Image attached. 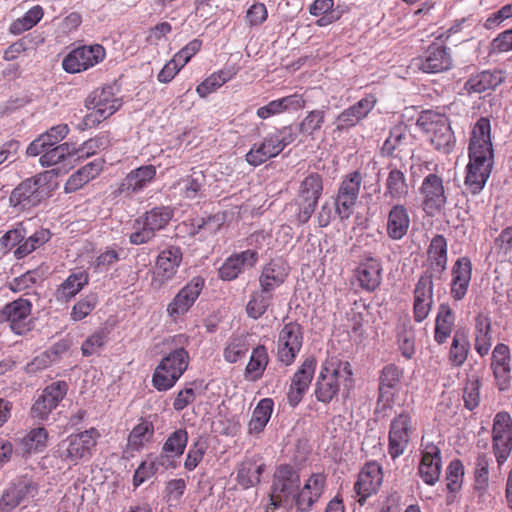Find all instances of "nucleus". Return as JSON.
<instances>
[{
	"instance_id": "f257e3e1",
	"label": "nucleus",
	"mask_w": 512,
	"mask_h": 512,
	"mask_svg": "<svg viewBox=\"0 0 512 512\" xmlns=\"http://www.w3.org/2000/svg\"><path fill=\"white\" fill-rule=\"evenodd\" d=\"M412 177H423L419 187L421 205L427 215L440 213L448 201L449 179H445L444 167L434 160H423L410 167Z\"/></svg>"
},
{
	"instance_id": "f03ea898",
	"label": "nucleus",
	"mask_w": 512,
	"mask_h": 512,
	"mask_svg": "<svg viewBox=\"0 0 512 512\" xmlns=\"http://www.w3.org/2000/svg\"><path fill=\"white\" fill-rule=\"evenodd\" d=\"M353 384L352 367L348 361L327 360L315 384V397L319 402L328 404L337 396L341 387L349 391Z\"/></svg>"
},
{
	"instance_id": "7ed1b4c3",
	"label": "nucleus",
	"mask_w": 512,
	"mask_h": 512,
	"mask_svg": "<svg viewBox=\"0 0 512 512\" xmlns=\"http://www.w3.org/2000/svg\"><path fill=\"white\" fill-rule=\"evenodd\" d=\"M100 438L101 433L95 427L71 433L57 444L55 457L69 468L88 462Z\"/></svg>"
},
{
	"instance_id": "20e7f679",
	"label": "nucleus",
	"mask_w": 512,
	"mask_h": 512,
	"mask_svg": "<svg viewBox=\"0 0 512 512\" xmlns=\"http://www.w3.org/2000/svg\"><path fill=\"white\" fill-rule=\"evenodd\" d=\"M52 180V171H45L22 181L9 197L11 206L21 211L38 206L51 196L54 189Z\"/></svg>"
},
{
	"instance_id": "39448f33",
	"label": "nucleus",
	"mask_w": 512,
	"mask_h": 512,
	"mask_svg": "<svg viewBox=\"0 0 512 512\" xmlns=\"http://www.w3.org/2000/svg\"><path fill=\"white\" fill-rule=\"evenodd\" d=\"M324 190L323 177L317 172L308 173L299 183L297 196L294 202L290 203L286 209H295L293 222L303 225L309 221L314 214Z\"/></svg>"
},
{
	"instance_id": "423d86ee",
	"label": "nucleus",
	"mask_w": 512,
	"mask_h": 512,
	"mask_svg": "<svg viewBox=\"0 0 512 512\" xmlns=\"http://www.w3.org/2000/svg\"><path fill=\"white\" fill-rule=\"evenodd\" d=\"M297 138V131L293 125L275 128L266 134L260 141L252 145L245 155L248 164L257 167L271 158L278 156L288 145Z\"/></svg>"
},
{
	"instance_id": "0eeeda50",
	"label": "nucleus",
	"mask_w": 512,
	"mask_h": 512,
	"mask_svg": "<svg viewBox=\"0 0 512 512\" xmlns=\"http://www.w3.org/2000/svg\"><path fill=\"white\" fill-rule=\"evenodd\" d=\"M187 350L177 348L166 355L154 369L152 386L159 392L172 389L189 366Z\"/></svg>"
},
{
	"instance_id": "6e6552de",
	"label": "nucleus",
	"mask_w": 512,
	"mask_h": 512,
	"mask_svg": "<svg viewBox=\"0 0 512 512\" xmlns=\"http://www.w3.org/2000/svg\"><path fill=\"white\" fill-rule=\"evenodd\" d=\"M173 217V210L167 206L154 207L136 218L133 222V232L129 235V242L133 245H142L150 242L156 233L164 229Z\"/></svg>"
},
{
	"instance_id": "1a4fd4ad",
	"label": "nucleus",
	"mask_w": 512,
	"mask_h": 512,
	"mask_svg": "<svg viewBox=\"0 0 512 512\" xmlns=\"http://www.w3.org/2000/svg\"><path fill=\"white\" fill-rule=\"evenodd\" d=\"M121 105L122 101L116 97L112 86L95 89L86 100L91 112L83 118L82 129L97 126L118 111Z\"/></svg>"
},
{
	"instance_id": "9d476101",
	"label": "nucleus",
	"mask_w": 512,
	"mask_h": 512,
	"mask_svg": "<svg viewBox=\"0 0 512 512\" xmlns=\"http://www.w3.org/2000/svg\"><path fill=\"white\" fill-rule=\"evenodd\" d=\"M417 125L436 150L447 154L453 149L454 134L446 116L427 110L422 112Z\"/></svg>"
},
{
	"instance_id": "9b49d317",
	"label": "nucleus",
	"mask_w": 512,
	"mask_h": 512,
	"mask_svg": "<svg viewBox=\"0 0 512 512\" xmlns=\"http://www.w3.org/2000/svg\"><path fill=\"white\" fill-rule=\"evenodd\" d=\"M491 451L501 473L512 453V417L507 411H500L493 418Z\"/></svg>"
},
{
	"instance_id": "f8f14e48",
	"label": "nucleus",
	"mask_w": 512,
	"mask_h": 512,
	"mask_svg": "<svg viewBox=\"0 0 512 512\" xmlns=\"http://www.w3.org/2000/svg\"><path fill=\"white\" fill-rule=\"evenodd\" d=\"M416 429L412 415L406 410L392 418L389 425L387 449L393 460L402 456L408 449Z\"/></svg>"
},
{
	"instance_id": "ddd939ff",
	"label": "nucleus",
	"mask_w": 512,
	"mask_h": 512,
	"mask_svg": "<svg viewBox=\"0 0 512 512\" xmlns=\"http://www.w3.org/2000/svg\"><path fill=\"white\" fill-rule=\"evenodd\" d=\"M403 378V368L395 364H387L382 368L379 375L376 414L386 415L387 411L392 410L395 404V396L399 392Z\"/></svg>"
},
{
	"instance_id": "4468645a",
	"label": "nucleus",
	"mask_w": 512,
	"mask_h": 512,
	"mask_svg": "<svg viewBox=\"0 0 512 512\" xmlns=\"http://www.w3.org/2000/svg\"><path fill=\"white\" fill-rule=\"evenodd\" d=\"M304 341L302 326L296 321L285 323L278 333L276 341V359L288 367L294 364Z\"/></svg>"
},
{
	"instance_id": "2eb2a0df",
	"label": "nucleus",
	"mask_w": 512,
	"mask_h": 512,
	"mask_svg": "<svg viewBox=\"0 0 512 512\" xmlns=\"http://www.w3.org/2000/svg\"><path fill=\"white\" fill-rule=\"evenodd\" d=\"M204 286L205 280L201 276H195L186 283L168 303V317L174 322L182 319L194 306Z\"/></svg>"
},
{
	"instance_id": "dca6fc26",
	"label": "nucleus",
	"mask_w": 512,
	"mask_h": 512,
	"mask_svg": "<svg viewBox=\"0 0 512 512\" xmlns=\"http://www.w3.org/2000/svg\"><path fill=\"white\" fill-rule=\"evenodd\" d=\"M105 57L106 50L102 45H82L63 58L62 67L71 74L81 73L101 63Z\"/></svg>"
},
{
	"instance_id": "f3484780",
	"label": "nucleus",
	"mask_w": 512,
	"mask_h": 512,
	"mask_svg": "<svg viewBox=\"0 0 512 512\" xmlns=\"http://www.w3.org/2000/svg\"><path fill=\"white\" fill-rule=\"evenodd\" d=\"M363 177L355 170L343 176L335 198V210L342 220L348 219L358 201Z\"/></svg>"
},
{
	"instance_id": "a211bd4d",
	"label": "nucleus",
	"mask_w": 512,
	"mask_h": 512,
	"mask_svg": "<svg viewBox=\"0 0 512 512\" xmlns=\"http://www.w3.org/2000/svg\"><path fill=\"white\" fill-rule=\"evenodd\" d=\"M182 259L183 253L178 246L171 245L162 250L155 261L151 286L154 289H160L167 282L171 281L177 274Z\"/></svg>"
},
{
	"instance_id": "6ab92c4d",
	"label": "nucleus",
	"mask_w": 512,
	"mask_h": 512,
	"mask_svg": "<svg viewBox=\"0 0 512 512\" xmlns=\"http://www.w3.org/2000/svg\"><path fill=\"white\" fill-rule=\"evenodd\" d=\"M412 66L424 73L436 74L450 70L453 58L448 47L431 43L422 55L412 59Z\"/></svg>"
},
{
	"instance_id": "aec40b11",
	"label": "nucleus",
	"mask_w": 512,
	"mask_h": 512,
	"mask_svg": "<svg viewBox=\"0 0 512 512\" xmlns=\"http://www.w3.org/2000/svg\"><path fill=\"white\" fill-rule=\"evenodd\" d=\"M299 488L300 476L298 472L290 465L279 466L274 474L270 495L271 504L274 505V508H279L283 501L293 499Z\"/></svg>"
},
{
	"instance_id": "412c9836",
	"label": "nucleus",
	"mask_w": 512,
	"mask_h": 512,
	"mask_svg": "<svg viewBox=\"0 0 512 512\" xmlns=\"http://www.w3.org/2000/svg\"><path fill=\"white\" fill-rule=\"evenodd\" d=\"M67 391L68 384L65 381L52 382L46 386L32 404L30 416L39 421L47 420L52 411L65 398Z\"/></svg>"
},
{
	"instance_id": "4be33fe9",
	"label": "nucleus",
	"mask_w": 512,
	"mask_h": 512,
	"mask_svg": "<svg viewBox=\"0 0 512 512\" xmlns=\"http://www.w3.org/2000/svg\"><path fill=\"white\" fill-rule=\"evenodd\" d=\"M39 493L38 484L30 477L17 478L0 498V512H12L24 501L33 500Z\"/></svg>"
},
{
	"instance_id": "5701e85b",
	"label": "nucleus",
	"mask_w": 512,
	"mask_h": 512,
	"mask_svg": "<svg viewBox=\"0 0 512 512\" xmlns=\"http://www.w3.org/2000/svg\"><path fill=\"white\" fill-rule=\"evenodd\" d=\"M31 312V301L20 297L3 307L1 318L8 323L15 334L24 335L33 327Z\"/></svg>"
},
{
	"instance_id": "b1692460",
	"label": "nucleus",
	"mask_w": 512,
	"mask_h": 512,
	"mask_svg": "<svg viewBox=\"0 0 512 512\" xmlns=\"http://www.w3.org/2000/svg\"><path fill=\"white\" fill-rule=\"evenodd\" d=\"M490 369L497 389L501 392L509 390L512 385V357L507 344L495 345L491 353Z\"/></svg>"
},
{
	"instance_id": "393cba45",
	"label": "nucleus",
	"mask_w": 512,
	"mask_h": 512,
	"mask_svg": "<svg viewBox=\"0 0 512 512\" xmlns=\"http://www.w3.org/2000/svg\"><path fill=\"white\" fill-rule=\"evenodd\" d=\"M468 156L494 161L491 122L489 118L481 117L473 125L469 138Z\"/></svg>"
},
{
	"instance_id": "a878e982",
	"label": "nucleus",
	"mask_w": 512,
	"mask_h": 512,
	"mask_svg": "<svg viewBox=\"0 0 512 512\" xmlns=\"http://www.w3.org/2000/svg\"><path fill=\"white\" fill-rule=\"evenodd\" d=\"M317 361L313 356L303 360L291 377L287 391V402L291 407H296L303 399L313 380Z\"/></svg>"
},
{
	"instance_id": "bb28decb",
	"label": "nucleus",
	"mask_w": 512,
	"mask_h": 512,
	"mask_svg": "<svg viewBox=\"0 0 512 512\" xmlns=\"http://www.w3.org/2000/svg\"><path fill=\"white\" fill-rule=\"evenodd\" d=\"M383 266L379 258L364 256L353 271L358 287L365 292L376 291L382 283Z\"/></svg>"
},
{
	"instance_id": "cd10ccee",
	"label": "nucleus",
	"mask_w": 512,
	"mask_h": 512,
	"mask_svg": "<svg viewBox=\"0 0 512 512\" xmlns=\"http://www.w3.org/2000/svg\"><path fill=\"white\" fill-rule=\"evenodd\" d=\"M383 482L382 467L376 461L367 462L361 469L358 479L354 484V491L360 505L376 494Z\"/></svg>"
},
{
	"instance_id": "c85d7f7f",
	"label": "nucleus",
	"mask_w": 512,
	"mask_h": 512,
	"mask_svg": "<svg viewBox=\"0 0 512 512\" xmlns=\"http://www.w3.org/2000/svg\"><path fill=\"white\" fill-rule=\"evenodd\" d=\"M433 275L425 271L418 279L414 289L413 318L416 322L424 321L433 305Z\"/></svg>"
},
{
	"instance_id": "c756f323",
	"label": "nucleus",
	"mask_w": 512,
	"mask_h": 512,
	"mask_svg": "<svg viewBox=\"0 0 512 512\" xmlns=\"http://www.w3.org/2000/svg\"><path fill=\"white\" fill-rule=\"evenodd\" d=\"M157 169L154 165H142L132 169L118 184L113 195L118 197L121 195L130 196L145 189L156 178Z\"/></svg>"
},
{
	"instance_id": "7c9ffc66",
	"label": "nucleus",
	"mask_w": 512,
	"mask_h": 512,
	"mask_svg": "<svg viewBox=\"0 0 512 512\" xmlns=\"http://www.w3.org/2000/svg\"><path fill=\"white\" fill-rule=\"evenodd\" d=\"M326 485V476L323 473H313L304 486L295 493L294 502L298 512H308L321 498Z\"/></svg>"
},
{
	"instance_id": "2f4dec72",
	"label": "nucleus",
	"mask_w": 512,
	"mask_h": 512,
	"mask_svg": "<svg viewBox=\"0 0 512 512\" xmlns=\"http://www.w3.org/2000/svg\"><path fill=\"white\" fill-rule=\"evenodd\" d=\"M422 457L418 466V474L428 485H434L441 474V451L433 442L422 439Z\"/></svg>"
},
{
	"instance_id": "473e14b6",
	"label": "nucleus",
	"mask_w": 512,
	"mask_h": 512,
	"mask_svg": "<svg viewBox=\"0 0 512 512\" xmlns=\"http://www.w3.org/2000/svg\"><path fill=\"white\" fill-rule=\"evenodd\" d=\"M472 278V262L469 257L456 259L451 267L450 296L455 301L463 300L469 290Z\"/></svg>"
},
{
	"instance_id": "72a5a7b5",
	"label": "nucleus",
	"mask_w": 512,
	"mask_h": 512,
	"mask_svg": "<svg viewBox=\"0 0 512 512\" xmlns=\"http://www.w3.org/2000/svg\"><path fill=\"white\" fill-rule=\"evenodd\" d=\"M155 434L153 422L144 417L138 419V423L128 434L127 443L123 454L126 458L134 457L153 441Z\"/></svg>"
},
{
	"instance_id": "f704fd0d",
	"label": "nucleus",
	"mask_w": 512,
	"mask_h": 512,
	"mask_svg": "<svg viewBox=\"0 0 512 512\" xmlns=\"http://www.w3.org/2000/svg\"><path fill=\"white\" fill-rule=\"evenodd\" d=\"M411 218L408 208L402 203H394L387 213L386 234L393 241L402 240L409 232Z\"/></svg>"
},
{
	"instance_id": "c9c22d12",
	"label": "nucleus",
	"mask_w": 512,
	"mask_h": 512,
	"mask_svg": "<svg viewBox=\"0 0 512 512\" xmlns=\"http://www.w3.org/2000/svg\"><path fill=\"white\" fill-rule=\"evenodd\" d=\"M289 265L282 258L271 259L262 267L259 284L263 291L272 292L280 287L289 275Z\"/></svg>"
},
{
	"instance_id": "e433bc0d",
	"label": "nucleus",
	"mask_w": 512,
	"mask_h": 512,
	"mask_svg": "<svg viewBox=\"0 0 512 512\" xmlns=\"http://www.w3.org/2000/svg\"><path fill=\"white\" fill-rule=\"evenodd\" d=\"M259 260L256 250H245L229 256L219 268V277L222 280L236 279L245 267H253Z\"/></svg>"
},
{
	"instance_id": "4c0bfd02",
	"label": "nucleus",
	"mask_w": 512,
	"mask_h": 512,
	"mask_svg": "<svg viewBox=\"0 0 512 512\" xmlns=\"http://www.w3.org/2000/svg\"><path fill=\"white\" fill-rule=\"evenodd\" d=\"M493 164L494 161L492 160L469 157L465 186L472 194H478L484 188L491 174Z\"/></svg>"
},
{
	"instance_id": "58836bf2",
	"label": "nucleus",
	"mask_w": 512,
	"mask_h": 512,
	"mask_svg": "<svg viewBox=\"0 0 512 512\" xmlns=\"http://www.w3.org/2000/svg\"><path fill=\"white\" fill-rule=\"evenodd\" d=\"M265 463L260 455L245 457L238 465L236 481L243 488L248 489L258 485L265 470Z\"/></svg>"
},
{
	"instance_id": "ea45409f",
	"label": "nucleus",
	"mask_w": 512,
	"mask_h": 512,
	"mask_svg": "<svg viewBox=\"0 0 512 512\" xmlns=\"http://www.w3.org/2000/svg\"><path fill=\"white\" fill-rule=\"evenodd\" d=\"M376 98L374 95H368L360 99L357 103L343 110L337 117V129L343 130L355 126L361 119L366 117L374 108Z\"/></svg>"
},
{
	"instance_id": "a19ab883",
	"label": "nucleus",
	"mask_w": 512,
	"mask_h": 512,
	"mask_svg": "<svg viewBox=\"0 0 512 512\" xmlns=\"http://www.w3.org/2000/svg\"><path fill=\"white\" fill-rule=\"evenodd\" d=\"M474 349L480 357L488 355L492 346V323L487 313L480 312L474 317Z\"/></svg>"
},
{
	"instance_id": "79ce46f5",
	"label": "nucleus",
	"mask_w": 512,
	"mask_h": 512,
	"mask_svg": "<svg viewBox=\"0 0 512 512\" xmlns=\"http://www.w3.org/2000/svg\"><path fill=\"white\" fill-rule=\"evenodd\" d=\"M389 172L384 183V197L391 202L400 203L409 195V184L405 172L395 166H389Z\"/></svg>"
},
{
	"instance_id": "37998d69",
	"label": "nucleus",
	"mask_w": 512,
	"mask_h": 512,
	"mask_svg": "<svg viewBox=\"0 0 512 512\" xmlns=\"http://www.w3.org/2000/svg\"><path fill=\"white\" fill-rule=\"evenodd\" d=\"M427 262L428 270L432 274H442L447 269L448 264V243L447 239L441 235L436 234L432 237L427 247Z\"/></svg>"
},
{
	"instance_id": "c03bdc74",
	"label": "nucleus",
	"mask_w": 512,
	"mask_h": 512,
	"mask_svg": "<svg viewBox=\"0 0 512 512\" xmlns=\"http://www.w3.org/2000/svg\"><path fill=\"white\" fill-rule=\"evenodd\" d=\"M308 12L311 16L317 17V27L329 26L339 21L343 15V11L335 7L334 0H314L308 6Z\"/></svg>"
},
{
	"instance_id": "a18cd8bd",
	"label": "nucleus",
	"mask_w": 512,
	"mask_h": 512,
	"mask_svg": "<svg viewBox=\"0 0 512 512\" xmlns=\"http://www.w3.org/2000/svg\"><path fill=\"white\" fill-rule=\"evenodd\" d=\"M503 73L500 70L482 71L472 75L464 84V90L468 94H480L490 89H495L503 82Z\"/></svg>"
},
{
	"instance_id": "49530a36",
	"label": "nucleus",
	"mask_w": 512,
	"mask_h": 512,
	"mask_svg": "<svg viewBox=\"0 0 512 512\" xmlns=\"http://www.w3.org/2000/svg\"><path fill=\"white\" fill-rule=\"evenodd\" d=\"M89 283V274L86 271L71 273L56 289L55 297L60 302L73 299Z\"/></svg>"
},
{
	"instance_id": "de8ad7c7",
	"label": "nucleus",
	"mask_w": 512,
	"mask_h": 512,
	"mask_svg": "<svg viewBox=\"0 0 512 512\" xmlns=\"http://www.w3.org/2000/svg\"><path fill=\"white\" fill-rule=\"evenodd\" d=\"M455 326V314L448 303H442L438 307L435 318L434 340L442 345L447 342Z\"/></svg>"
},
{
	"instance_id": "09e8293b",
	"label": "nucleus",
	"mask_w": 512,
	"mask_h": 512,
	"mask_svg": "<svg viewBox=\"0 0 512 512\" xmlns=\"http://www.w3.org/2000/svg\"><path fill=\"white\" fill-rule=\"evenodd\" d=\"M410 144V133L405 124H398L391 128L389 136L384 141L382 153L389 157H396L404 152Z\"/></svg>"
},
{
	"instance_id": "8fccbe9b",
	"label": "nucleus",
	"mask_w": 512,
	"mask_h": 512,
	"mask_svg": "<svg viewBox=\"0 0 512 512\" xmlns=\"http://www.w3.org/2000/svg\"><path fill=\"white\" fill-rule=\"evenodd\" d=\"M49 432L45 427L30 429L18 440V446L23 454L41 453L47 448Z\"/></svg>"
},
{
	"instance_id": "3c124183",
	"label": "nucleus",
	"mask_w": 512,
	"mask_h": 512,
	"mask_svg": "<svg viewBox=\"0 0 512 512\" xmlns=\"http://www.w3.org/2000/svg\"><path fill=\"white\" fill-rule=\"evenodd\" d=\"M103 164L101 161H92L73 173L65 183L64 190L66 193H72L82 188L89 181L96 178L102 171Z\"/></svg>"
},
{
	"instance_id": "603ef678",
	"label": "nucleus",
	"mask_w": 512,
	"mask_h": 512,
	"mask_svg": "<svg viewBox=\"0 0 512 512\" xmlns=\"http://www.w3.org/2000/svg\"><path fill=\"white\" fill-rule=\"evenodd\" d=\"M270 358L267 347L264 345L256 346L250 355V359L245 367L244 376L248 381H258L262 378Z\"/></svg>"
},
{
	"instance_id": "864d4df0",
	"label": "nucleus",
	"mask_w": 512,
	"mask_h": 512,
	"mask_svg": "<svg viewBox=\"0 0 512 512\" xmlns=\"http://www.w3.org/2000/svg\"><path fill=\"white\" fill-rule=\"evenodd\" d=\"M470 353V342L465 330H457L452 338L448 360L452 367L460 368Z\"/></svg>"
},
{
	"instance_id": "5fc2aeb1",
	"label": "nucleus",
	"mask_w": 512,
	"mask_h": 512,
	"mask_svg": "<svg viewBox=\"0 0 512 512\" xmlns=\"http://www.w3.org/2000/svg\"><path fill=\"white\" fill-rule=\"evenodd\" d=\"M274 409V402L271 398L261 399L253 410L252 417L248 423L250 434H260L269 422Z\"/></svg>"
},
{
	"instance_id": "6e6d98bb",
	"label": "nucleus",
	"mask_w": 512,
	"mask_h": 512,
	"mask_svg": "<svg viewBox=\"0 0 512 512\" xmlns=\"http://www.w3.org/2000/svg\"><path fill=\"white\" fill-rule=\"evenodd\" d=\"M73 152L71 150V144L63 143L57 146L48 147L40 156V163L44 167H49L57 164H63V167L66 165L72 164L73 160Z\"/></svg>"
},
{
	"instance_id": "4d7b16f0",
	"label": "nucleus",
	"mask_w": 512,
	"mask_h": 512,
	"mask_svg": "<svg viewBox=\"0 0 512 512\" xmlns=\"http://www.w3.org/2000/svg\"><path fill=\"white\" fill-rule=\"evenodd\" d=\"M188 443V433L185 429H177L172 432L162 446V454L164 461L169 458H179L185 451Z\"/></svg>"
},
{
	"instance_id": "13d9d810",
	"label": "nucleus",
	"mask_w": 512,
	"mask_h": 512,
	"mask_svg": "<svg viewBox=\"0 0 512 512\" xmlns=\"http://www.w3.org/2000/svg\"><path fill=\"white\" fill-rule=\"evenodd\" d=\"M273 295L263 289L252 292L249 301L246 304V313L249 318L258 320L261 318L271 305Z\"/></svg>"
},
{
	"instance_id": "bf43d9fd",
	"label": "nucleus",
	"mask_w": 512,
	"mask_h": 512,
	"mask_svg": "<svg viewBox=\"0 0 512 512\" xmlns=\"http://www.w3.org/2000/svg\"><path fill=\"white\" fill-rule=\"evenodd\" d=\"M491 458L484 452H479L474 461V488L480 492H486L489 487V468Z\"/></svg>"
},
{
	"instance_id": "052dcab7",
	"label": "nucleus",
	"mask_w": 512,
	"mask_h": 512,
	"mask_svg": "<svg viewBox=\"0 0 512 512\" xmlns=\"http://www.w3.org/2000/svg\"><path fill=\"white\" fill-rule=\"evenodd\" d=\"M44 16L43 8L40 5L31 7L22 17L13 21L10 25V32L20 35L36 26Z\"/></svg>"
},
{
	"instance_id": "680f3d73",
	"label": "nucleus",
	"mask_w": 512,
	"mask_h": 512,
	"mask_svg": "<svg viewBox=\"0 0 512 512\" xmlns=\"http://www.w3.org/2000/svg\"><path fill=\"white\" fill-rule=\"evenodd\" d=\"M249 350V342L245 335H233L229 338L223 351V357L228 363H236L243 359Z\"/></svg>"
},
{
	"instance_id": "e2e57ef3",
	"label": "nucleus",
	"mask_w": 512,
	"mask_h": 512,
	"mask_svg": "<svg viewBox=\"0 0 512 512\" xmlns=\"http://www.w3.org/2000/svg\"><path fill=\"white\" fill-rule=\"evenodd\" d=\"M164 465V456L152 458V454L147 455V459L141 462L134 472L133 485L140 486L157 473L159 466Z\"/></svg>"
},
{
	"instance_id": "0e129e2a",
	"label": "nucleus",
	"mask_w": 512,
	"mask_h": 512,
	"mask_svg": "<svg viewBox=\"0 0 512 512\" xmlns=\"http://www.w3.org/2000/svg\"><path fill=\"white\" fill-rule=\"evenodd\" d=\"M51 238V233L47 229H40L27 239L24 238L23 242L15 249L14 256L17 259H22L35 251L40 246L44 245Z\"/></svg>"
},
{
	"instance_id": "69168bd1",
	"label": "nucleus",
	"mask_w": 512,
	"mask_h": 512,
	"mask_svg": "<svg viewBox=\"0 0 512 512\" xmlns=\"http://www.w3.org/2000/svg\"><path fill=\"white\" fill-rule=\"evenodd\" d=\"M326 113L322 109H314L309 111L301 120L298 127L295 128L298 133L313 137L319 132L325 123Z\"/></svg>"
},
{
	"instance_id": "338daca9",
	"label": "nucleus",
	"mask_w": 512,
	"mask_h": 512,
	"mask_svg": "<svg viewBox=\"0 0 512 512\" xmlns=\"http://www.w3.org/2000/svg\"><path fill=\"white\" fill-rule=\"evenodd\" d=\"M232 77L233 73L230 71L219 70L214 72L196 87V92L201 98H205L231 80Z\"/></svg>"
},
{
	"instance_id": "774afa93",
	"label": "nucleus",
	"mask_w": 512,
	"mask_h": 512,
	"mask_svg": "<svg viewBox=\"0 0 512 512\" xmlns=\"http://www.w3.org/2000/svg\"><path fill=\"white\" fill-rule=\"evenodd\" d=\"M482 382L479 377L472 376L468 378L463 387L464 407L469 411H473L480 405Z\"/></svg>"
}]
</instances>
